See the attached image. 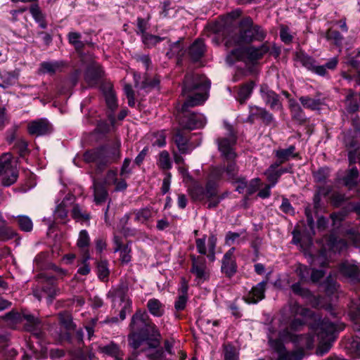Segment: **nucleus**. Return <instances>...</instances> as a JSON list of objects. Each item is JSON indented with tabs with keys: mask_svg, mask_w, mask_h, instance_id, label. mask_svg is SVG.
I'll list each match as a JSON object with an SVG mask.
<instances>
[{
	"mask_svg": "<svg viewBox=\"0 0 360 360\" xmlns=\"http://www.w3.org/2000/svg\"><path fill=\"white\" fill-rule=\"evenodd\" d=\"M149 312L154 316L160 317L165 313L164 304L158 299H150L147 303Z\"/></svg>",
	"mask_w": 360,
	"mask_h": 360,
	"instance_id": "obj_27",
	"label": "nucleus"
},
{
	"mask_svg": "<svg viewBox=\"0 0 360 360\" xmlns=\"http://www.w3.org/2000/svg\"><path fill=\"white\" fill-rule=\"evenodd\" d=\"M192 266L191 272L193 274L198 282H204L209 278V272L204 257L191 255Z\"/></svg>",
	"mask_w": 360,
	"mask_h": 360,
	"instance_id": "obj_11",
	"label": "nucleus"
},
{
	"mask_svg": "<svg viewBox=\"0 0 360 360\" xmlns=\"http://www.w3.org/2000/svg\"><path fill=\"white\" fill-rule=\"evenodd\" d=\"M266 281H262L253 287L251 291L244 298L248 304H256L264 297Z\"/></svg>",
	"mask_w": 360,
	"mask_h": 360,
	"instance_id": "obj_20",
	"label": "nucleus"
},
{
	"mask_svg": "<svg viewBox=\"0 0 360 360\" xmlns=\"http://www.w3.org/2000/svg\"><path fill=\"white\" fill-rule=\"evenodd\" d=\"M236 141V137L233 134H231L229 137H224L217 140L218 149L221 156L225 160L230 161L224 169V171L226 172L229 179L232 181L240 177L238 176V167L236 164L233 162L236 158V153L233 148Z\"/></svg>",
	"mask_w": 360,
	"mask_h": 360,
	"instance_id": "obj_5",
	"label": "nucleus"
},
{
	"mask_svg": "<svg viewBox=\"0 0 360 360\" xmlns=\"http://www.w3.org/2000/svg\"><path fill=\"white\" fill-rule=\"evenodd\" d=\"M98 351L103 355L114 358L115 360H123L124 358V352L114 342H110L108 345H100L98 347Z\"/></svg>",
	"mask_w": 360,
	"mask_h": 360,
	"instance_id": "obj_18",
	"label": "nucleus"
},
{
	"mask_svg": "<svg viewBox=\"0 0 360 360\" xmlns=\"http://www.w3.org/2000/svg\"><path fill=\"white\" fill-rule=\"evenodd\" d=\"M350 349L356 357L360 358V339H353L350 343Z\"/></svg>",
	"mask_w": 360,
	"mask_h": 360,
	"instance_id": "obj_62",
	"label": "nucleus"
},
{
	"mask_svg": "<svg viewBox=\"0 0 360 360\" xmlns=\"http://www.w3.org/2000/svg\"><path fill=\"white\" fill-rule=\"evenodd\" d=\"M234 251L235 248H231L224 254L221 261V271L229 278L233 276L237 271L236 262L233 257Z\"/></svg>",
	"mask_w": 360,
	"mask_h": 360,
	"instance_id": "obj_15",
	"label": "nucleus"
},
{
	"mask_svg": "<svg viewBox=\"0 0 360 360\" xmlns=\"http://www.w3.org/2000/svg\"><path fill=\"white\" fill-rule=\"evenodd\" d=\"M148 333H150V340H152L151 345L153 347H156L159 345V340L160 338V333L157 326L152 322L148 325V328L145 330V334L148 337ZM149 339V338H148Z\"/></svg>",
	"mask_w": 360,
	"mask_h": 360,
	"instance_id": "obj_33",
	"label": "nucleus"
},
{
	"mask_svg": "<svg viewBox=\"0 0 360 360\" xmlns=\"http://www.w3.org/2000/svg\"><path fill=\"white\" fill-rule=\"evenodd\" d=\"M289 309L292 315L293 316H301L302 319L297 318L294 319L290 323V328L292 330H298L301 326L304 324V318L311 316V311L299 305L297 302H292L290 304Z\"/></svg>",
	"mask_w": 360,
	"mask_h": 360,
	"instance_id": "obj_14",
	"label": "nucleus"
},
{
	"mask_svg": "<svg viewBox=\"0 0 360 360\" xmlns=\"http://www.w3.org/2000/svg\"><path fill=\"white\" fill-rule=\"evenodd\" d=\"M260 93L264 102L269 105L271 109L279 110L281 108L278 94L269 89L266 85L261 86Z\"/></svg>",
	"mask_w": 360,
	"mask_h": 360,
	"instance_id": "obj_17",
	"label": "nucleus"
},
{
	"mask_svg": "<svg viewBox=\"0 0 360 360\" xmlns=\"http://www.w3.org/2000/svg\"><path fill=\"white\" fill-rule=\"evenodd\" d=\"M90 243V238L86 230L79 232L77 245L79 248H87Z\"/></svg>",
	"mask_w": 360,
	"mask_h": 360,
	"instance_id": "obj_51",
	"label": "nucleus"
},
{
	"mask_svg": "<svg viewBox=\"0 0 360 360\" xmlns=\"http://www.w3.org/2000/svg\"><path fill=\"white\" fill-rule=\"evenodd\" d=\"M0 77L2 79V82L0 83V87L6 89L8 86L13 84L15 82V77L11 72L3 71L0 72Z\"/></svg>",
	"mask_w": 360,
	"mask_h": 360,
	"instance_id": "obj_48",
	"label": "nucleus"
},
{
	"mask_svg": "<svg viewBox=\"0 0 360 360\" xmlns=\"http://www.w3.org/2000/svg\"><path fill=\"white\" fill-rule=\"evenodd\" d=\"M164 38L158 36L150 34L148 33L143 34L142 36V41L148 47H152L162 41Z\"/></svg>",
	"mask_w": 360,
	"mask_h": 360,
	"instance_id": "obj_49",
	"label": "nucleus"
},
{
	"mask_svg": "<svg viewBox=\"0 0 360 360\" xmlns=\"http://www.w3.org/2000/svg\"><path fill=\"white\" fill-rule=\"evenodd\" d=\"M117 176V174L115 170H109L103 179V184L105 186L115 185L116 191L126 189L127 184L125 180L123 179L118 180Z\"/></svg>",
	"mask_w": 360,
	"mask_h": 360,
	"instance_id": "obj_21",
	"label": "nucleus"
},
{
	"mask_svg": "<svg viewBox=\"0 0 360 360\" xmlns=\"http://www.w3.org/2000/svg\"><path fill=\"white\" fill-rule=\"evenodd\" d=\"M72 217L78 222H80L82 224L84 223L86 225L89 224V214L87 213L85 210H84L83 208L78 205H75L72 207Z\"/></svg>",
	"mask_w": 360,
	"mask_h": 360,
	"instance_id": "obj_28",
	"label": "nucleus"
},
{
	"mask_svg": "<svg viewBox=\"0 0 360 360\" xmlns=\"http://www.w3.org/2000/svg\"><path fill=\"white\" fill-rule=\"evenodd\" d=\"M279 338L284 341L293 342L299 349L292 352H288L283 344L277 340L269 339L271 348L278 355V360H302L304 356L303 348L311 349L314 343V337L309 334L297 335L285 329L279 332Z\"/></svg>",
	"mask_w": 360,
	"mask_h": 360,
	"instance_id": "obj_2",
	"label": "nucleus"
},
{
	"mask_svg": "<svg viewBox=\"0 0 360 360\" xmlns=\"http://www.w3.org/2000/svg\"><path fill=\"white\" fill-rule=\"evenodd\" d=\"M187 300H188L187 295H179L178 296L177 300H176V302L174 303V307H175L176 310H177V311L183 310L186 307Z\"/></svg>",
	"mask_w": 360,
	"mask_h": 360,
	"instance_id": "obj_60",
	"label": "nucleus"
},
{
	"mask_svg": "<svg viewBox=\"0 0 360 360\" xmlns=\"http://www.w3.org/2000/svg\"><path fill=\"white\" fill-rule=\"evenodd\" d=\"M326 245L333 252H340L347 247V243L342 239H338L334 235H331L327 239Z\"/></svg>",
	"mask_w": 360,
	"mask_h": 360,
	"instance_id": "obj_29",
	"label": "nucleus"
},
{
	"mask_svg": "<svg viewBox=\"0 0 360 360\" xmlns=\"http://www.w3.org/2000/svg\"><path fill=\"white\" fill-rule=\"evenodd\" d=\"M103 75V69L99 65H95L87 69L85 78L89 85H94Z\"/></svg>",
	"mask_w": 360,
	"mask_h": 360,
	"instance_id": "obj_24",
	"label": "nucleus"
},
{
	"mask_svg": "<svg viewBox=\"0 0 360 360\" xmlns=\"http://www.w3.org/2000/svg\"><path fill=\"white\" fill-rule=\"evenodd\" d=\"M291 289L294 293L301 295L302 297L307 296L309 293V290L301 287L300 283H296L292 285Z\"/></svg>",
	"mask_w": 360,
	"mask_h": 360,
	"instance_id": "obj_63",
	"label": "nucleus"
},
{
	"mask_svg": "<svg viewBox=\"0 0 360 360\" xmlns=\"http://www.w3.org/2000/svg\"><path fill=\"white\" fill-rule=\"evenodd\" d=\"M120 147L121 141L117 140L111 146L85 153V160L95 162L97 169L102 172L107 166L117 162L120 159Z\"/></svg>",
	"mask_w": 360,
	"mask_h": 360,
	"instance_id": "obj_4",
	"label": "nucleus"
},
{
	"mask_svg": "<svg viewBox=\"0 0 360 360\" xmlns=\"http://www.w3.org/2000/svg\"><path fill=\"white\" fill-rule=\"evenodd\" d=\"M135 221L144 224L153 217V211L149 207H144L134 211Z\"/></svg>",
	"mask_w": 360,
	"mask_h": 360,
	"instance_id": "obj_35",
	"label": "nucleus"
},
{
	"mask_svg": "<svg viewBox=\"0 0 360 360\" xmlns=\"http://www.w3.org/2000/svg\"><path fill=\"white\" fill-rule=\"evenodd\" d=\"M189 193L193 200H202L205 199V189L200 185H194L189 189Z\"/></svg>",
	"mask_w": 360,
	"mask_h": 360,
	"instance_id": "obj_45",
	"label": "nucleus"
},
{
	"mask_svg": "<svg viewBox=\"0 0 360 360\" xmlns=\"http://www.w3.org/2000/svg\"><path fill=\"white\" fill-rule=\"evenodd\" d=\"M174 139L179 150L181 153H186L188 152L187 146V139L184 137L180 131H177Z\"/></svg>",
	"mask_w": 360,
	"mask_h": 360,
	"instance_id": "obj_43",
	"label": "nucleus"
},
{
	"mask_svg": "<svg viewBox=\"0 0 360 360\" xmlns=\"http://www.w3.org/2000/svg\"><path fill=\"white\" fill-rule=\"evenodd\" d=\"M210 87V82L205 76L194 73L185 76L182 95L187 98L181 108L183 115L179 119L183 129L193 130L205 125L207 120L202 114L189 112L188 108L202 105L207 99Z\"/></svg>",
	"mask_w": 360,
	"mask_h": 360,
	"instance_id": "obj_1",
	"label": "nucleus"
},
{
	"mask_svg": "<svg viewBox=\"0 0 360 360\" xmlns=\"http://www.w3.org/2000/svg\"><path fill=\"white\" fill-rule=\"evenodd\" d=\"M62 64L57 61H45L40 63L37 72L39 75H53L60 71Z\"/></svg>",
	"mask_w": 360,
	"mask_h": 360,
	"instance_id": "obj_23",
	"label": "nucleus"
},
{
	"mask_svg": "<svg viewBox=\"0 0 360 360\" xmlns=\"http://www.w3.org/2000/svg\"><path fill=\"white\" fill-rule=\"evenodd\" d=\"M127 287L120 286L109 292V295H111L114 299L116 297L120 298L123 302V306L120 311V319L121 321L124 320L127 314L132 310V301L127 296Z\"/></svg>",
	"mask_w": 360,
	"mask_h": 360,
	"instance_id": "obj_10",
	"label": "nucleus"
},
{
	"mask_svg": "<svg viewBox=\"0 0 360 360\" xmlns=\"http://www.w3.org/2000/svg\"><path fill=\"white\" fill-rule=\"evenodd\" d=\"M339 271L352 282L359 281L360 269L356 264L348 262H343L339 267Z\"/></svg>",
	"mask_w": 360,
	"mask_h": 360,
	"instance_id": "obj_19",
	"label": "nucleus"
},
{
	"mask_svg": "<svg viewBox=\"0 0 360 360\" xmlns=\"http://www.w3.org/2000/svg\"><path fill=\"white\" fill-rule=\"evenodd\" d=\"M269 50L270 46L267 43H264L258 47H237L228 53L226 61L229 65H233L235 62L241 60L245 56H247L250 61L255 62L261 59Z\"/></svg>",
	"mask_w": 360,
	"mask_h": 360,
	"instance_id": "obj_7",
	"label": "nucleus"
},
{
	"mask_svg": "<svg viewBox=\"0 0 360 360\" xmlns=\"http://www.w3.org/2000/svg\"><path fill=\"white\" fill-rule=\"evenodd\" d=\"M23 319L26 321L25 328L27 330L34 333L39 328L41 321L38 318L32 314H24Z\"/></svg>",
	"mask_w": 360,
	"mask_h": 360,
	"instance_id": "obj_34",
	"label": "nucleus"
},
{
	"mask_svg": "<svg viewBox=\"0 0 360 360\" xmlns=\"http://www.w3.org/2000/svg\"><path fill=\"white\" fill-rule=\"evenodd\" d=\"M27 131L33 136H44L52 131V126L46 119H37L27 124Z\"/></svg>",
	"mask_w": 360,
	"mask_h": 360,
	"instance_id": "obj_13",
	"label": "nucleus"
},
{
	"mask_svg": "<svg viewBox=\"0 0 360 360\" xmlns=\"http://www.w3.org/2000/svg\"><path fill=\"white\" fill-rule=\"evenodd\" d=\"M153 145L158 147H162L165 145V136L163 132H158L154 135V138L152 140Z\"/></svg>",
	"mask_w": 360,
	"mask_h": 360,
	"instance_id": "obj_59",
	"label": "nucleus"
},
{
	"mask_svg": "<svg viewBox=\"0 0 360 360\" xmlns=\"http://www.w3.org/2000/svg\"><path fill=\"white\" fill-rule=\"evenodd\" d=\"M276 158L278 159L277 163L282 164L291 158H295L298 155L295 146H290L287 148H279L274 152Z\"/></svg>",
	"mask_w": 360,
	"mask_h": 360,
	"instance_id": "obj_22",
	"label": "nucleus"
},
{
	"mask_svg": "<svg viewBox=\"0 0 360 360\" xmlns=\"http://www.w3.org/2000/svg\"><path fill=\"white\" fill-rule=\"evenodd\" d=\"M148 340L147 335L145 333H133L129 335V345L134 349H137L143 341Z\"/></svg>",
	"mask_w": 360,
	"mask_h": 360,
	"instance_id": "obj_39",
	"label": "nucleus"
},
{
	"mask_svg": "<svg viewBox=\"0 0 360 360\" xmlns=\"http://www.w3.org/2000/svg\"><path fill=\"white\" fill-rule=\"evenodd\" d=\"M90 256L86 252L83 259L81 260L80 266L78 268L77 273L82 275H87L90 272V266L88 263Z\"/></svg>",
	"mask_w": 360,
	"mask_h": 360,
	"instance_id": "obj_52",
	"label": "nucleus"
},
{
	"mask_svg": "<svg viewBox=\"0 0 360 360\" xmlns=\"http://www.w3.org/2000/svg\"><path fill=\"white\" fill-rule=\"evenodd\" d=\"M280 37L281 40L285 43H289L292 41V36L289 32V30L287 27L281 26L280 30Z\"/></svg>",
	"mask_w": 360,
	"mask_h": 360,
	"instance_id": "obj_64",
	"label": "nucleus"
},
{
	"mask_svg": "<svg viewBox=\"0 0 360 360\" xmlns=\"http://www.w3.org/2000/svg\"><path fill=\"white\" fill-rule=\"evenodd\" d=\"M280 166V163L275 162L272 164L265 172L268 181L271 183L270 186H274L278 179L280 178L279 174L276 171L277 167Z\"/></svg>",
	"mask_w": 360,
	"mask_h": 360,
	"instance_id": "obj_37",
	"label": "nucleus"
},
{
	"mask_svg": "<svg viewBox=\"0 0 360 360\" xmlns=\"http://www.w3.org/2000/svg\"><path fill=\"white\" fill-rule=\"evenodd\" d=\"M58 291L52 283L46 282L41 288L36 287L33 290V295L39 301L44 295H46L47 302L49 303L58 295Z\"/></svg>",
	"mask_w": 360,
	"mask_h": 360,
	"instance_id": "obj_16",
	"label": "nucleus"
},
{
	"mask_svg": "<svg viewBox=\"0 0 360 360\" xmlns=\"http://www.w3.org/2000/svg\"><path fill=\"white\" fill-rule=\"evenodd\" d=\"M18 224L21 231L30 232L33 229L32 219L26 215H19L16 217Z\"/></svg>",
	"mask_w": 360,
	"mask_h": 360,
	"instance_id": "obj_41",
	"label": "nucleus"
},
{
	"mask_svg": "<svg viewBox=\"0 0 360 360\" xmlns=\"http://www.w3.org/2000/svg\"><path fill=\"white\" fill-rule=\"evenodd\" d=\"M67 195H64L60 202H59L55 210V217L57 219H60L63 223H66L68 210H67Z\"/></svg>",
	"mask_w": 360,
	"mask_h": 360,
	"instance_id": "obj_30",
	"label": "nucleus"
},
{
	"mask_svg": "<svg viewBox=\"0 0 360 360\" xmlns=\"http://www.w3.org/2000/svg\"><path fill=\"white\" fill-rule=\"evenodd\" d=\"M359 179V171L358 169L353 167L349 169L345 177L342 179L344 184L349 188L353 189L358 184Z\"/></svg>",
	"mask_w": 360,
	"mask_h": 360,
	"instance_id": "obj_25",
	"label": "nucleus"
},
{
	"mask_svg": "<svg viewBox=\"0 0 360 360\" xmlns=\"http://www.w3.org/2000/svg\"><path fill=\"white\" fill-rule=\"evenodd\" d=\"M295 60L308 70H311L313 68H314L315 60L314 58L305 54L302 51L296 52Z\"/></svg>",
	"mask_w": 360,
	"mask_h": 360,
	"instance_id": "obj_31",
	"label": "nucleus"
},
{
	"mask_svg": "<svg viewBox=\"0 0 360 360\" xmlns=\"http://www.w3.org/2000/svg\"><path fill=\"white\" fill-rule=\"evenodd\" d=\"M300 101L304 108L313 110L319 109L322 104L321 99L312 98L309 96H301L300 98Z\"/></svg>",
	"mask_w": 360,
	"mask_h": 360,
	"instance_id": "obj_38",
	"label": "nucleus"
},
{
	"mask_svg": "<svg viewBox=\"0 0 360 360\" xmlns=\"http://www.w3.org/2000/svg\"><path fill=\"white\" fill-rule=\"evenodd\" d=\"M0 177L4 186H11L18 178L17 164L11 153H6L0 157Z\"/></svg>",
	"mask_w": 360,
	"mask_h": 360,
	"instance_id": "obj_8",
	"label": "nucleus"
},
{
	"mask_svg": "<svg viewBox=\"0 0 360 360\" xmlns=\"http://www.w3.org/2000/svg\"><path fill=\"white\" fill-rule=\"evenodd\" d=\"M224 360H238V352L231 345H225L224 346Z\"/></svg>",
	"mask_w": 360,
	"mask_h": 360,
	"instance_id": "obj_46",
	"label": "nucleus"
},
{
	"mask_svg": "<svg viewBox=\"0 0 360 360\" xmlns=\"http://www.w3.org/2000/svg\"><path fill=\"white\" fill-rule=\"evenodd\" d=\"M17 236V233L11 227L5 224L0 225V240H8Z\"/></svg>",
	"mask_w": 360,
	"mask_h": 360,
	"instance_id": "obj_44",
	"label": "nucleus"
},
{
	"mask_svg": "<svg viewBox=\"0 0 360 360\" xmlns=\"http://www.w3.org/2000/svg\"><path fill=\"white\" fill-rule=\"evenodd\" d=\"M69 42L72 44L77 50H79L83 46V43L80 41V35L76 32L69 34Z\"/></svg>",
	"mask_w": 360,
	"mask_h": 360,
	"instance_id": "obj_57",
	"label": "nucleus"
},
{
	"mask_svg": "<svg viewBox=\"0 0 360 360\" xmlns=\"http://www.w3.org/2000/svg\"><path fill=\"white\" fill-rule=\"evenodd\" d=\"M266 37V32L259 25H254L250 18L243 20L239 27V30L234 34L226 38L225 46L227 48L236 46H242L244 44L252 41H262Z\"/></svg>",
	"mask_w": 360,
	"mask_h": 360,
	"instance_id": "obj_3",
	"label": "nucleus"
},
{
	"mask_svg": "<svg viewBox=\"0 0 360 360\" xmlns=\"http://www.w3.org/2000/svg\"><path fill=\"white\" fill-rule=\"evenodd\" d=\"M195 245L199 254L206 255L210 262L215 260L217 237L214 234H211L208 238L204 235L202 238H197Z\"/></svg>",
	"mask_w": 360,
	"mask_h": 360,
	"instance_id": "obj_9",
	"label": "nucleus"
},
{
	"mask_svg": "<svg viewBox=\"0 0 360 360\" xmlns=\"http://www.w3.org/2000/svg\"><path fill=\"white\" fill-rule=\"evenodd\" d=\"M184 54V50L183 49V46L181 45L180 40L172 43L170 45L169 51L167 52V55L169 58H172L175 56H181Z\"/></svg>",
	"mask_w": 360,
	"mask_h": 360,
	"instance_id": "obj_42",
	"label": "nucleus"
},
{
	"mask_svg": "<svg viewBox=\"0 0 360 360\" xmlns=\"http://www.w3.org/2000/svg\"><path fill=\"white\" fill-rule=\"evenodd\" d=\"M30 11L34 20L39 24V27L42 29L46 28V23L45 22V17L38 5H32L30 8Z\"/></svg>",
	"mask_w": 360,
	"mask_h": 360,
	"instance_id": "obj_36",
	"label": "nucleus"
},
{
	"mask_svg": "<svg viewBox=\"0 0 360 360\" xmlns=\"http://www.w3.org/2000/svg\"><path fill=\"white\" fill-rule=\"evenodd\" d=\"M94 200L97 204L103 202L105 201L108 197V192L105 187L100 183L94 181Z\"/></svg>",
	"mask_w": 360,
	"mask_h": 360,
	"instance_id": "obj_32",
	"label": "nucleus"
},
{
	"mask_svg": "<svg viewBox=\"0 0 360 360\" xmlns=\"http://www.w3.org/2000/svg\"><path fill=\"white\" fill-rule=\"evenodd\" d=\"M254 84L248 83L243 86L238 91V97L240 100H246L251 94Z\"/></svg>",
	"mask_w": 360,
	"mask_h": 360,
	"instance_id": "obj_53",
	"label": "nucleus"
},
{
	"mask_svg": "<svg viewBox=\"0 0 360 360\" xmlns=\"http://www.w3.org/2000/svg\"><path fill=\"white\" fill-rule=\"evenodd\" d=\"M97 271L98 278L102 281L106 280L110 273L108 262L106 261L100 262L98 264Z\"/></svg>",
	"mask_w": 360,
	"mask_h": 360,
	"instance_id": "obj_50",
	"label": "nucleus"
},
{
	"mask_svg": "<svg viewBox=\"0 0 360 360\" xmlns=\"http://www.w3.org/2000/svg\"><path fill=\"white\" fill-rule=\"evenodd\" d=\"M104 95L108 108L111 110H115L117 106V103L115 93L110 84L108 85L107 89L104 91Z\"/></svg>",
	"mask_w": 360,
	"mask_h": 360,
	"instance_id": "obj_40",
	"label": "nucleus"
},
{
	"mask_svg": "<svg viewBox=\"0 0 360 360\" xmlns=\"http://www.w3.org/2000/svg\"><path fill=\"white\" fill-rule=\"evenodd\" d=\"M131 248L128 244L123 246V248L120 250L122 263L127 264L131 261Z\"/></svg>",
	"mask_w": 360,
	"mask_h": 360,
	"instance_id": "obj_54",
	"label": "nucleus"
},
{
	"mask_svg": "<svg viewBox=\"0 0 360 360\" xmlns=\"http://www.w3.org/2000/svg\"><path fill=\"white\" fill-rule=\"evenodd\" d=\"M342 329V326H338L334 323L328 320H323L314 328V330L320 340L319 345L317 349V354L322 356L327 353L335 340V333Z\"/></svg>",
	"mask_w": 360,
	"mask_h": 360,
	"instance_id": "obj_6",
	"label": "nucleus"
},
{
	"mask_svg": "<svg viewBox=\"0 0 360 360\" xmlns=\"http://www.w3.org/2000/svg\"><path fill=\"white\" fill-rule=\"evenodd\" d=\"M240 234L236 232L229 231L226 235V244L231 246L235 244L239 239Z\"/></svg>",
	"mask_w": 360,
	"mask_h": 360,
	"instance_id": "obj_61",
	"label": "nucleus"
},
{
	"mask_svg": "<svg viewBox=\"0 0 360 360\" xmlns=\"http://www.w3.org/2000/svg\"><path fill=\"white\" fill-rule=\"evenodd\" d=\"M158 165L163 169H169L171 168L170 158L167 151L163 150L160 153Z\"/></svg>",
	"mask_w": 360,
	"mask_h": 360,
	"instance_id": "obj_47",
	"label": "nucleus"
},
{
	"mask_svg": "<svg viewBox=\"0 0 360 360\" xmlns=\"http://www.w3.org/2000/svg\"><path fill=\"white\" fill-rule=\"evenodd\" d=\"M16 354L13 349H4L0 352V360H13Z\"/></svg>",
	"mask_w": 360,
	"mask_h": 360,
	"instance_id": "obj_56",
	"label": "nucleus"
},
{
	"mask_svg": "<svg viewBox=\"0 0 360 360\" xmlns=\"http://www.w3.org/2000/svg\"><path fill=\"white\" fill-rule=\"evenodd\" d=\"M329 175L328 168H320L314 173V177L317 182H323Z\"/></svg>",
	"mask_w": 360,
	"mask_h": 360,
	"instance_id": "obj_55",
	"label": "nucleus"
},
{
	"mask_svg": "<svg viewBox=\"0 0 360 360\" xmlns=\"http://www.w3.org/2000/svg\"><path fill=\"white\" fill-rule=\"evenodd\" d=\"M296 273L302 280H304L308 277L310 269L307 266L299 264L296 268Z\"/></svg>",
	"mask_w": 360,
	"mask_h": 360,
	"instance_id": "obj_58",
	"label": "nucleus"
},
{
	"mask_svg": "<svg viewBox=\"0 0 360 360\" xmlns=\"http://www.w3.org/2000/svg\"><path fill=\"white\" fill-rule=\"evenodd\" d=\"M205 46L201 39L195 40L189 49V54L193 60H198L204 54Z\"/></svg>",
	"mask_w": 360,
	"mask_h": 360,
	"instance_id": "obj_26",
	"label": "nucleus"
},
{
	"mask_svg": "<svg viewBox=\"0 0 360 360\" xmlns=\"http://www.w3.org/2000/svg\"><path fill=\"white\" fill-rule=\"evenodd\" d=\"M150 323L147 313L145 311L138 309L131 317L129 325L131 332L145 333Z\"/></svg>",
	"mask_w": 360,
	"mask_h": 360,
	"instance_id": "obj_12",
	"label": "nucleus"
}]
</instances>
